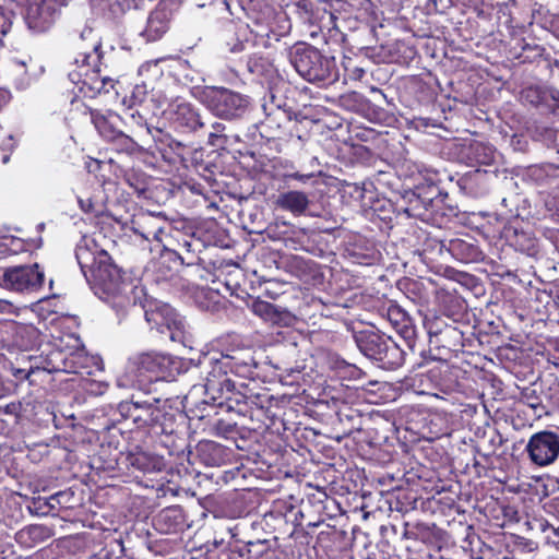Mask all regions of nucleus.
<instances>
[{
    "mask_svg": "<svg viewBox=\"0 0 559 559\" xmlns=\"http://www.w3.org/2000/svg\"><path fill=\"white\" fill-rule=\"evenodd\" d=\"M301 499L289 496L286 499H277L273 502L271 514L283 519L292 525L288 533L295 546L300 550L310 546L313 542V533L309 530L320 527L326 519L333 518L341 511L335 498L319 487H310Z\"/></svg>",
    "mask_w": 559,
    "mask_h": 559,
    "instance_id": "obj_1",
    "label": "nucleus"
},
{
    "mask_svg": "<svg viewBox=\"0 0 559 559\" xmlns=\"http://www.w3.org/2000/svg\"><path fill=\"white\" fill-rule=\"evenodd\" d=\"M118 413L126 420H131L136 429L148 435L154 441L168 451L170 456L183 451V439L180 435V426L185 415L177 407L168 404V401L153 399L150 401H121L118 404Z\"/></svg>",
    "mask_w": 559,
    "mask_h": 559,
    "instance_id": "obj_2",
    "label": "nucleus"
},
{
    "mask_svg": "<svg viewBox=\"0 0 559 559\" xmlns=\"http://www.w3.org/2000/svg\"><path fill=\"white\" fill-rule=\"evenodd\" d=\"M240 388L236 392L226 390L222 399L205 402L235 412L246 420L242 426L250 431H278L284 425V397H275L266 389L253 394L246 383Z\"/></svg>",
    "mask_w": 559,
    "mask_h": 559,
    "instance_id": "obj_3",
    "label": "nucleus"
},
{
    "mask_svg": "<svg viewBox=\"0 0 559 559\" xmlns=\"http://www.w3.org/2000/svg\"><path fill=\"white\" fill-rule=\"evenodd\" d=\"M71 47L74 69L68 74L70 81L88 97L109 93L115 87V81L107 72L108 57L103 50L100 38L92 28H85L72 39Z\"/></svg>",
    "mask_w": 559,
    "mask_h": 559,
    "instance_id": "obj_4",
    "label": "nucleus"
},
{
    "mask_svg": "<svg viewBox=\"0 0 559 559\" xmlns=\"http://www.w3.org/2000/svg\"><path fill=\"white\" fill-rule=\"evenodd\" d=\"M257 362L250 347H237L226 349L221 358L212 362L211 370L205 378V401L222 399L225 391L236 392L241 390L242 382H236L231 374L241 379H252Z\"/></svg>",
    "mask_w": 559,
    "mask_h": 559,
    "instance_id": "obj_5",
    "label": "nucleus"
},
{
    "mask_svg": "<svg viewBox=\"0 0 559 559\" xmlns=\"http://www.w3.org/2000/svg\"><path fill=\"white\" fill-rule=\"evenodd\" d=\"M75 258L84 275L87 276L90 272L95 285L105 294L126 299L122 292L128 285L127 273L114 262L107 251L92 252L87 245L80 243L75 248ZM127 301L129 302L128 299Z\"/></svg>",
    "mask_w": 559,
    "mask_h": 559,
    "instance_id": "obj_6",
    "label": "nucleus"
},
{
    "mask_svg": "<svg viewBox=\"0 0 559 559\" xmlns=\"http://www.w3.org/2000/svg\"><path fill=\"white\" fill-rule=\"evenodd\" d=\"M288 59L296 72L311 84L325 86L338 79L335 58L323 53L310 44H295L289 48Z\"/></svg>",
    "mask_w": 559,
    "mask_h": 559,
    "instance_id": "obj_7",
    "label": "nucleus"
},
{
    "mask_svg": "<svg viewBox=\"0 0 559 559\" xmlns=\"http://www.w3.org/2000/svg\"><path fill=\"white\" fill-rule=\"evenodd\" d=\"M360 353L385 370H395L403 366L405 352L390 336L373 330H361L354 334Z\"/></svg>",
    "mask_w": 559,
    "mask_h": 559,
    "instance_id": "obj_8",
    "label": "nucleus"
},
{
    "mask_svg": "<svg viewBox=\"0 0 559 559\" xmlns=\"http://www.w3.org/2000/svg\"><path fill=\"white\" fill-rule=\"evenodd\" d=\"M198 98L213 115L226 120L242 118L250 105L248 96L223 86H204Z\"/></svg>",
    "mask_w": 559,
    "mask_h": 559,
    "instance_id": "obj_9",
    "label": "nucleus"
},
{
    "mask_svg": "<svg viewBox=\"0 0 559 559\" xmlns=\"http://www.w3.org/2000/svg\"><path fill=\"white\" fill-rule=\"evenodd\" d=\"M429 344L436 350L435 359L449 360L453 354L463 352L465 333L454 322L435 316L425 321Z\"/></svg>",
    "mask_w": 559,
    "mask_h": 559,
    "instance_id": "obj_10",
    "label": "nucleus"
},
{
    "mask_svg": "<svg viewBox=\"0 0 559 559\" xmlns=\"http://www.w3.org/2000/svg\"><path fill=\"white\" fill-rule=\"evenodd\" d=\"M175 365L169 355L147 352L130 358L129 370L140 384H145L174 377Z\"/></svg>",
    "mask_w": 559,
    "mask_h": 559,
    "instance_id": "obj_11",
    "label": "nucleus"
},
{
    "mask_svg": "<svg viewBox=\"0 0 559 559\" xmlns=\"http://www.w3.org/2000/svg\"><path fill=\"white\" fill-rule=\"evenodd\" d=\"M264 119L258 126L261 138L266 141L283 140L288 134L293 110L286 104L276 100L271 94L270 100L263 104Z\"/></svg>",
    "mask_w": 559,
    "mask_h": 559,
    "instance_id": "obj_12",
    "label": "nucleus"
},
{
    "mask_svg": "<svg viewBox=\"0 0 559 559\" xmlns=\"http://www.w3.org/2000/svg\"><path fill=\"white\" fill-rule=\"evenodd\" d=\"M157 150L162 158L170 165H181L183 168L192 169L203 177H206L205 173L210 171L207 164L202 160V152L170 136L160 140Z\"/></svg>",
    "mask_w": 559,
    "mask_h": 559,
    "instance_id": "obj_13",
    "label": "nucleus"
},
{
    "mask_svg": "<svg viewBox=\"0 0 559 559\" xmlns=\"http://www.w3.org/2000/svg\"><path fill=\"white\" fill-rule=\"evenodd\" d=\"M440 364L429 369L428 377L435 382L436 389L448 396L465 394L468 388L469 377L466 370L456 365H450L448 360H439Z\"/></svg>",
    "mask_w": 559,
    "mask_h": 559,
    "instance_id": "obj_14",
    "label": "nucleus"
},
{
    "mask_svg": "<svg viewBox=\"0 0 559 559\" xmlns=\"http://www.w3.org/2000/svg\"><path fill=\"white\" fill-rule=\"evenodd\" d=\"M45 281L44 271L38 263L7 267L2 274L4 286L19 293L39 290Z\"/></svg>",
    "mask_w": 559,
    "mask_h": 559,
    "instance_id": "obj_15",
    "label": "nucleus"
},
{
    "mask_svg": "<svg viewBox=\"0 0 559 559\" xmlns=\"http://www.w3.org/2000/svg\"><path fill=\"white\" fill-rule=\"evenodd\" d=\"M525 451L533 464L548 466L559 456V435L551 430L535 432L530 437Z\"/></svg>",
    "mask_w": 559,
    "mask_h": 559,
    "instance_id": "obj_16",
    "label": "nucleus"
},
{
    "mask_svg": "<svg viewBox=\"0 0 559 559\" xmlns=\"http://www.w3.org/2000/svg\"><path fill=\"white\" fill-rule=\"evenodd\" d=\"M423 509L429 511L437 518V522L443 526H451L457 523L464 525L461 518H464V511L456 501V495L453 492H437V495L421 502Z\"/></svg>",
    "mask_w": 559,
    "mask_h": 559,
    "instance_id": "obj_17",
    "label": "nucleus"
},
{
    "mask_svg": "<svg viewBox=\"0 0 559 559\" xmlns=\"http://www.w3.org/2000/svg\"><path fill=\"white\" fill-rule=\"evenodd\" d=\"M68 0H27L25 22L35 32H46L56 22Z\"/></svg>",
    "mask_w": 559,
    "mask_h": 559,
    "instance_id": "obj_18",
    "label": "nucleus"
},
{
    "mask_svg": "<svg viewBox=\"0 0 559 559\" xmlns=\"http://www.w3.org/2000/svg\"><path fill=\"white\" fill-rule=\"evenodd\" d=\"M403 538L420 540L424 544L441 549L448 546L452 539L451 533L442 527L437 521L427 523L421 521L404 522Z\"/></svg>",
    "mask_w": 559,
    "mask_h": 559,
    "instance_id": "obj_19",
    "label": "nucleus"
},
{
    "mask_svg": "<svg viewBox=\"0 0 559 559\" xmlns=\"http://www.w3.org/2000/svg\"><path fill=\"white\" fill-rule=\"evenodd\" d=\"M181 0H159L156 8L150 13L141 35L147 41L160 39L168 32L174 13L179 10Z\"/></svg>",
    "mask_w": 559,
    "mask_h": 559,
    "instance_id": "obj_20",
    "label": "nucleus"
},
{
    "mask_svg": "<svg viewBox=\"0 0 559 559\" xmlns=\"http://www.w3.org/2000/svg\"><path fill=\"white\" fill-rule=\"evenodd\" d=\"M313 549L323 552L329 559H336L348 547L347 533L335 525L322 524L319 527Z\"/></svg>",
    "mask_w": 559,
    "mask_h": 559,
    "instance_id": "obj_21",
    "label": "nucleus"
},
{
    "mask_svg": "<svg viewBox=\"0 0 559 559\" xmlns=\"http://www.w3.org/2000/svg\"><path fill=\"white\" fill-rule=\"evenodd\" d=\"M396 286L407 299L420 307L428 306L431 297L437 293L436 282L425 277H402Z\"/></svg>",
    "mask_w": 559,
    "mask_h": 559,
    "instance_id": "obj_22",
    "label": "nucleus"
},
{
    "mask_svg": "<svg viewBox=\"0 0 559 559\" xmlns=\"http://www.w3.org/2000/svg\"><path fill=\"white\" fill-rule=\"evenodd\" d=\"M396 333L405 341L406 346L414 352L417 341V330L413 319L399 305L390 304L382 314Z\"/></svg>",
    "mask_w": 559,
    "mask_h": 559,
    "instance_id": "obj_23",
    "label": "nucleus"
},
{
    "mask_svg": "<svg viewBox=\"0 0 559 559\" xmlns=\"http://www.w3.org/2000/svg\"><path fill=\"white\" fill-rule=\"evenodd\" d=\"M170 120L176 129L183 132H197L204 128V122L199 109L191 103L179 102L171 105Z\"/></svg>",
    "mask_w": 559,
    "mask_h": 559,
    "instance_id": "obj_24",
    "label": "nucleus"
},
{
    "mask_svg": "<svg viewBox=\"0 0 559 559\" xmlns=\"http://www.w3.org/2000/svg\"><path fill=\"white\" fill-rule=\"evenodd\" d=\"M519 225V215L514 214L511 226L507 228L504 242L515 251L522 252L528 257H535L538 253L537 238L531 233L524 231Z\"/></svg>",
    "mask_w": 559,
    "mask_h": 559,
    "instance_id": "obj_25",
    "label": "nucleus"
},
{
    "mask_svg": "<svg viewBox=\"0 0 559 559\" xmlns=\"http://www.w3.org/2000/svg\"><path fill=\"white\" fill-rule=\"evenodd\" d=\"M153 526L160 534H177L188 527L186 513L180 506H170L153 518Z\"/></svg>",
    "mask_w": 559,
    "mask_h": 559,
    "instance_id": "obj_26",
    "label": "nucleus"
},
{
    "mask_svg": "<svg viewBox=\"0 0 559 559\" xmlns=\"http://www.w3.org/2000/svg\"><path fill=\"white\" fill-rule=\"evenodd\" d=\"M69 340L72 343L69 347L66 373L91 374L94 366L99 369L97 358L86 353L78 336L70 335Z\"/></svg>",
    "mask_w": 559,
    "mask_h": 559,
    "instance_id": "obj_27",
    "label": "nucleus"
},
{
    "mask_svg": "<svg viewBox=\"0 0 559 559\" xmlns=\"http://www.w3.org/2000/svg\"><path fill=\"white\" fill-rule=\"evenodd\" d=\"M167 221L159 215L152 213H141L131 221L132 230L147 241L160 242Z\"/></svg>",
    "mask_w": 559,
    "mask_h": 559,
    "instance_id": "obj_28",
    "label": "nucleus"
},
{
    "mask_svg": "<svg viewBox=\"0 0 559 559\" xmlns=\"http://www.w3.org/2000/svg\"><path fill=\"white\" fill-rule=\"evenodd\" d=\"M239 525H236L233 532V538L236 543L243 544L240 548V555L246 559H285L283 552L272 548L266 539L246 540L238 535Z\"/></svg>",
    "mask_w": 559,
    "mask_h": 559,
    "instance_id": "obj_29",
    "label": "nucleus"
},
{
    "mask_svg": "<svg viewBox=\"0 0 559 559\" xmlns=\"http://www.w3.org/2000/svg\"><path fill=\"white\" fill-rule=\"evenodd\" d=\"M70 342L64 343L63 338L47 344L40 354V364L46 370L53 372H67Z\"/></svg>",
    "mask_w": 559,
    "mask_h": 559,
    "instance_id": "obj_30",
    "label": "nucleus"
},
{
    "mask_svg": "<svg viewBox=\"0 0 559 559\" xmlns=\"http://www.w3.org/2000/svg\"><path fill=\"white\" fill-rule=\"evenodd\" d=\"M514 59L521 64H535L547 71L552 70V66L558 67L559 62L554 60L547 49L535 43H523L521 50L514 55Z\"/></svg>",
    "mask_w": 559,
    "mask_h": 559,
    "instance_id": "obj_31",
    "label": "nucleus"
},
{
    "mask_svg": "<svg viewBox=\"0 0 559 559\" xmlns=\"http://www.w3.org/2000/svg\"><path fill=\"white\" fill-rule=\"evenodd\" d=\"M495 176L483 169H475L466 173L460 180V188L472 198H481L486 195L491 186Z\"/></svg>",
    "mask_w": 559,
    "mask_h": 559,
    "instance_id": "obj_32",
    "label": "nucleus"
},
{
    "mask_svg": "<svg viewBox=\"0 0 559 559\" xmlns=\"http://www.w3.org/2000/svg\"><path fill=\"white\" fill-rule=\"evenodd\" d=\"M412 166L416 168L418 175V180L414 183L418 191V197L426 193L428 195L425 197V200H428L429 202L438 198L441 194V188L439 187V183L441 182L439 171L427 168L421 164H412ZM411 175L415 176L416 173H412Z\"/></svg>",
    "mask_w": 559,
    "mask_h": 559,
    "instance_id": "obj_33",
    "label": "nucleus"
},
{
    "mask_svg": "<svg viewBox=\"0 0 559 559\" xmlns=\"http://www.w3.org/2000/svg\"><path fill=\"white\" fill-rule=\"evenodd\" d=\"M127 463L144 474L160 473L168 467V463L163 455L146 451L130 452L127 455Z\"/></svg>",
    "mask_w": 559,
    "mask_h": 559,
    "instance_id": "obj_34",
    "label": "nucleus"
},
{
    "mask_svg": "<svg viewBox=\"0 0 559 559\" xmlns=\"http://www.w3.org/2000/svg\"><path fill=\"white\" fill-rule=\"evenodd\" d=\"M513 214L504 216L503 214H486L483 222L477 226L480 234L490 241L504 240L507 228L513 222Z\"/></svg>",
    "mask_w": 559,
    "mask_h": 559,
    "instance_id": "obj_35",
    "label": "nucleus"
},
{
    "mask_svg": "<svg viewBox=\"0 0 559 559\" xmlns=\"http://www.w3.org/2000/svg\"><path fill=\"white\" fill-rule=\"evenodd\" d=\"M447 253L462 263H476L484 259V253L473 239L454 238L449 240Z\"/></svg>",
    "mask_w": 559,
    "mask_h": 559,
    "instance_id": "obj_36",
    "label": "nucleus"
},
{
    "mask_svg": "<svg viewBox=\"0 0 559 559\" xmlns=\"http://www.w3.org/2000/svg\"><path fill=\"white\" fill-rule=\"evenodd\" d=\"M195 450L199 461L205 466H221L229 461L230 450L212 440H201Z\"/></svg>",
    "mask_w": 559,
    "mask_h": 559,
    "instance_id": "obj_37",
    "label": "nucleus"
},
{
    "mask_svg": "<svg viewBox=\"0 0 559 559\" xmlns=\"http://www.w3.org/2000/svg\"><path fill=\"white\" fill-rule=\"evenodd\" d=\"M53 536L52 527L44 524L27 525L15 534V542L25 549L35 548Z\"/></svg>",
    "mask_w": 559,
    "mask_h": 559,
    "instance_id": "obj_38",
    "label": "nucleus"
},
{
    "mask_svg": "<svg viewBox=\"0 0 559 559\" xmlns=\"http://www.w3.org/2000/svg\"><path fill=\"white\" fill-rule=\"evenodd\" d=\"M40 332L33 324L20 323L15 321L13 329V337L10 352L14 349L31 350L39 345Z\"/></svg>",
    "mask_w": 559,
    "mask_h": 559,
    "instance_id": "obj_39",
    "label": "nucleus"
},
{
    "mask_svg": "<svg viewBox=\"0 0 559 559\" xmlns=\"http://www.w3.org/2000/svg\"><path fill=\"white\" fill-rule=\"evenodd\" d=\"M309 204L310 200L308 194L297 190L281 192L275 200L276 207L289 212L295 216L304 215Z\"/></svg>",
    "mask_w": 559,
    "mask_h": 559,
    "instance_id": "obj_40",
    "label": "nucleus"
},
{
    "mask_svg": "<svg viewBox=\"0 0 559 559\" xmlns=\"http://www.w3.org/2000/svg\"><path fill=\"white\" fill-rule=\"evenodd\" d=\"M404 93L411 96L417 104L429 103L436 95L431 84L417 75L411 76L406 80L404 84Z\"/></svg>",
    "mask_w": 559,
    "mask_h": 559,
    "instance_id": "obj_41",
    "label": "nucleus"
},
{
    "mask_svg": "<svg viewBox=\"0 0 559 559\" xmlns=\"http://www.w3.org/2000/svg\"><path fill=\"white\" fill-rule=\"evenodd\" d=\"M124 124L130 128L131 134H134L140 141H146L151 135V128L147 124L145 116L139 108H126L123 111Z\"/></svg>",
    "mask_w": 559,
    "mask_h": 559,
    "instance_id": "obj_42",
    "label": "nucleus"
},
{
    "mask_svg": "<svg viewBox=\"0 0 559 559\" xmlns=\"http://www.w3.org/2000/svg\"><path fill=\"white\" fill-rule=\"evenodd\" d=\"M187 235L188 233L180 230L178 227L168 222L167 228H165L164 235L159 242L163 246V251L170 253V257H174V259H179V257H182L180 253V245Z\"/></svg>",
    "mask_w": 559,
    "mask_h": 559,
    "instance_id": "obj_43",
    "label": "nucleus"
},
{
    "mask_svg": "<svg viewBox=\"0 0 559 559\" xmlns=\"http://www.w3.org/2000/svg\"><path fill=\"white\" fill-rule=\"evenodd\" d=\"M112 150L118 153H124L128 155L142 154L144 152L143 143L146 141H140L134 134L129 135L122 131H118L117 134L109 141Z\"/></svg>",
    "mask_w": 559,
    "mask_h": 559,
    "instance_id": "obj_44",
    "label": "nucleus"
},
{
    "mask_svg": "<svg viewBox=\"0 0 559 559\" xmlns=\"http://www.w3.org/2000/svg\"><path fill=\"white\" fill-rule=\"evenodd\" d=\"M182 265H185V257L174 259L170 253L163 251L155 263V272L159 280L169 281L178 273L179 266Z\"/></svg>",
    "mask_w": 559,
    "mask_h": 559,
    "instance_id": "obj_45",
    "label": "nucleus"
},
{
    "mask_svg": "<svg viewBox=\"0 0 559 559\" xmlns=\"http://www.w3.org/2000/svg\"><path fill=\"white\" fill-rule=\"evenodd\" d=\"M338 423L342 425V432L345 436L361 429V415L352 406L343 405L336 413Z\"/></svg>",
    "mask_w": 559,
    "mask_h": 559,
    "instance_id": "obj_46",
    "label": "nucleus"
},
{
    "mask_svg": "<svg viewBox=\"0 0 559 559\" xmlns=\"http://www.w3.org/2000/svg\"><path fill=\"white\" fill-rule=\"evenodd\" d=\"M48 506L51 510H73L81 506L80 498H78L73 490L66 489L58 491L49 497Z\"/></svg>",
    "mask_w": 559,
    "mask_h": 559,
    "instance_id": "obj_47",
    "label": "nucleus"
},
{
    "mask_svg": "<svg viewBox=\"0 0 559 559\" xmlns=\"http://www.w3.org/2000/svg\"><path fill=\"white\" fill-rule=\"evenodd\" d=\"M360 116L370 122L379 124L389 126L394 120V115L392 112L380 105L372 103L370 99H367L366 106L364 107V111Z\"/></svg>",
    "mask_w": 559,
    "mask_h": 559,
    "instance_id": "obj_48",
    "label": "nucleus"
},
{
    "mask_svg": "<svg viewBox=\"0 0 559 559\" xmlns=\"http://www.w3.org/2000/svg\"><path fill=\"white\" fill-rule=\"evenodd\" d=\"M548 87L540 85H530L520 93V99L524 105H530L536 109H540L547 94Z\"/></svg>",
    "mask_w": 559,
    "mask_h": 559,
    "instance_id": "obj_49",
    "label": "nucleus"
},
{
    "mask_svg": "<svg viewBox=\"0 0 559 559\" xmlns=\"http://www.w3.org/2000/svg\"><path fill=\"white\" fill-rule=\"evenodd\" d=\"M367 99L368 98H366L362 94L356 91H350L340 95L338 105L340 107L348 111L361 115V112L364 111V107L366 106Z\"/></svg>",
    "mask_w": 559,
    "mask_h": 559,
    "instance_id": "obj_50",
    "label": "nucleus"
},
{
    "mask_svg": "<svg viewBox=\"0 0 559 559\" xmlns=\"http://www.w3.org/2000/svg\"><path fill=\"white\" fill-rule=\"evenodd\" d=\"M346 251L347 255L355 264L372 265L377 261V253L372 246L361 248L355 245L347 248Z\"/></svg>",
    "mask_w": 559,
    "mask_h": 559,
    "instance_id": "obj_51",
    "label": "nucleus"
},
{
    "mask_svg": "<svg viewBox=\"0 0 559 559\" xmlns=\"http://www.w3.org/2000/svg\"><path fill=\"white\" fill-rule=\"evenodd\" d=\"M91 119L98 133L109 142L119 131L109 119L98 110H91Z\"/></svg>",
    "mask_w": 559,
    "mask_h": 559,
    "instance_id": "obj_52",
    "label": "nucleus"
},
{
    "mask_svg": "<svg viewBox=\"0 0 559 559\" xmlns=\"http://www.w3.org/2000/svg\"><path fill=\"white\" fill-rule=\"evenodd\" d=\"M25 379L31 385L44 386L52 381L51 372L46 370L45 366L39 362L37 366H31L25 373Z\"/></svg>",
    "mask_w": 559,
    "mask_h": 559,
    "instance_id": "obj_53",
    "label": "nucleus"
},
{
    "mask_svg": "<svg viewBox=\"0 0 559 559\" xmlns=\"http://www.w3.org/2000/svg\"><path fill=\"white\" fill-rule=\"evenodd\" d=\"M520 402L532 408L537 417H540L543 413H545V406L543 405L542 397L534 389L524 388L521 391Z\"/></svg>",
    "mask_w": 559,
    "mask_h": 559,
    "instance_id": "obj_54",
    "label": "nucleus"
},
{
    "mask_svg": "<svg viewBox=\"0 0 559 559\" xmlns=\"http://www.w3.org/2000/svg\"><path fill=\"white\" fill-rule=\"evenodd\" d=\"M251 309L254 314L261 317L265 321L276 322L281 317L277 308L269 301L255 300L253 301Z\"/></svg>",
    "mask_w": 559,
    "mask_h": 559,
    "instance_id": "obj_55",
    "label": "nucleus"
},
{
    "mask_svg": "<svg viewBox=\"0 0 559 559\" xmlns=\"http://www.w3.org/2000/svg\"><path fill=\"white\" fill-rule=\"evenodd\" d=\"M447 247L448 245L443 240L427 237L424 242L423 253L427 259L433 260L447 253Z\"/></svg>",
    "mask_w": 559,
    "mask_h": 559,
    "instance_id": "obj_56",
    "label": "nucleus"
},
{
    "mask_svg": "<svg viewBox=\"0 0 559 559\" xmlns=\"http://www.w3.org/2000/svg\"><path fill=\"white\" fill-rule=\"evenodd\" d=\"M243 558V555H240V548L237 550L231 549L230 547H223L214 545L212 548H209L203 556V559H240Z\"/></svg>",
    "mask_w": 559,
    "mask_h": 559,
    "instance_id": "obj_57",
    "label": "nucleus"
},
{
    "mask_svg": "<svg viewBox=\"0 0 559 559\" xmlns=\"http://www.w3.org/2000/svg\"><path fill=\"white\" fill-rule=\"evenodd\" d=\"M147 97L146 86L144 84H136L131 94L123 98V105L127 108H139Z\"/></svg>",
    "mask_w": 559,
    "mask_h": 559,
    "instance_id": "obj_58",
    "label": "nucleus"
},
{
    "mask_svg": "<svg viewBox=\"0 0 559 559\" xmlns=\"http://www.w3.org/2000/svg\"><path fill=\"white\" fill-rule=\"evenodd\" d=\"M271 66L269 58L261 53H252L248 57L247 67L252 74L261 75L267 71Z\"/></svg>",
    "mask_w": 559,
    "mask_h": 559,
    "instance_id": "obj_59",
    "label": "nucleus"
},
{
    "mask_svg": "<svg viewBox=\"0 0 559 559\" xmlns=\"http://www.w3.org/2000/svg\"><path fill=\"white\" fill-rule=\"evenodd\" d=\"M547 94L539 110L559 116V91L548 87Z\"/></svg>",
    "mask_w": 559,
    "mask_h": 559,
    "instance_id": "obj_60",
    "label": "nucleus"
},
{
    "mask_svg": "<svg viewBox=\"0 0 559 559\" xmlns=\"http://www.w3.org/2000/svg\"><path fill=\"white\" fill-rule=\"evenodd\" d=\"M225 124L215 122L212 124V130L209 133V144L216 147H224L227 143V135L225 134Z\"/></svg>",
    "mask_w": 559,
    "mask_h": 559,
    "instance_id": "obj_61",
    "label": "nucleus"
},
{
    "mask_svg": "<svg viewBox=\"0 0 559 559\" xmlns=\"http://www.w3.org/2000/svg\"><path fill=\"white\" fill-rule=\"evenodd\" d=\"M15 321L0 320V348L10 352Z\"/></svg>",
    "mask_w": 559,
    "mask_h": 559,
    "instance_id": "obj_62",
    "label": "nucleus"
},
{
    "mask_svg": "<svg viewBox=\"0 0 559 559\" xmlns=\"http://www.w3.org/2000/svg\"><path fill=\"white\" fill-rule=\"evenodd\" d=\"M473 152L476 154V162L484 165H489L493 162L495 151L483 143H475L472 146Z\"/></svg>",
    "mask_w": 559,
    "mask_h": 559,
    "instance_id": "obj_63",
    "label": "nucleus"
},
{
    "mask_svg": "<svg viewBox=\"0 0 559 559\" xmlns=\"http://www.w3.org/2000/svg\"><path fill=\"white\" fill-rule=\"evenodd\" d=\"M544 356L546 357V361L548 364L546 368L550 369V367H552L554 370L559 372V338L554 342L551 348L548 349Z\"/></svg>",
    "mask_w": 559,
    "mask_h": 559,
    "instance_id": "obj_64",
    "label": "nucleus"
}]
</instances>
